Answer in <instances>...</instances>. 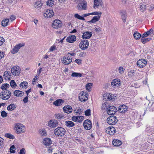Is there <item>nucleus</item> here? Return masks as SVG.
Segmentation results:
<instances>
[{
    "instance_id": "obj_48",
    "label": "nucleus",
    "mask_w": 154,
    "mask_h": 154,
    "mask_svg": "<svg viewBox=\"0 0 154 154\" xmlns=\"http://www.w3.org/2000/svg\"><path fill=\"white\" fill-rule=\"evenodd\" d=\"M10 152L11 153H14L15 152V147L14 145H12L10 148Z\"/></svg>"
},
{
    "instance_id": "obj_5",
    "label": "nucleus",
    "mask_w": 154,
    "mask_h": 154,
    "mask_svg": "<svg viewBox=\"0 0 154 154\" xmlns=\"http://www.w3.org/2000/svg\"><path fill=\"white\" fill-rule=\"evenodd\" d=\"M117 121L116 117L114 116H110L107 119V123L110 125H114L117 123Z\"/></svg>"
},
{
    "instance_id": "obj_59",
    "label": "nucleus",
    "mask_w": 154,
    "mask_h": 154,
    "mask_svg": "<svg viewBox=\"0 0 154 154\" xmlns=\"http://www.w3.org/2000/svg\"><path fill=\"white\" fill-rule=\"evenodd\" d=\"M23 100L24 103H26L28 102V96H27L25 97Z\"/></svg>"
},
{
    "instance_id": "obj_45",
    "label": "nucleus",
    "mask_w": 154,
    "mask_h": 154,
    "mask_svg": "<svg viewBox=\"0 0 154 154\" xmlns=\"http://www.w3.org/2000/svg\"><path fill=\"white\" fill-rule=\"evenodd\" d=\"M28 83L26 82H21L20 85V87H22L23 88H26V87Z\"/></svg>"
},
{
    "instance_id": "obj_27",
    "label": "nucleus",
    "mask_w": 154,
    "mask_h": 154,
    "mask_svg": "<svg viewBox=\"0 0 154 154\" xmlns=\"http://www.w3.org/2000/svg\"><path fill=\"white\" fill-rule=\"evenodd\" d=\"M14 94L16 96L20 97L23 96L24 92L21 91L16 90L14 91Z\"/></svg>"
},
{
    "instance_id": "obj_54",
    "label": "nucleus",
    "mask_w": 154,
    "mask_h": 154,
    "mask_svg": "<svg viewBox=\"0 0 154 154\" xmlns=\"http://www.w3.org/2000/svg\"><path fill=\"white\" fill-rule=\"evenodd\" d=\"M72 120L74 122H77L78 121V116H73L72 117Z\"/></svg>"
},
{
    "instance_id": "obj_39",
    "label": "nucleus",
    "mask_w": 154,
    "mask_h": 154,
    "mask_svg": "<svg viewBox=\"0 0 154 154\" xmlns=\"http://www.w3.org/2000/svg\"><path fill=\"white\" fill-rule=\"evenodd\" d=\"M5 137L10 139H13L15 138L14 136L13 135L9 133L5 134Z\"/></svg>"
},
{
    "instance_id": "obj_52",
    "label": "nucleus",
    "mask_w": 154,
    "mask_h": 154,
    "mask_svg": "<svg viewBox=\"0 0 154 154\" xmlns=\"http://www.w3.org/2000/svg\"><path fill=\"white\" fill-rule=\"evenodd\" d=\"M1 116L3 117H5L7 116V113L4 111H3L1 113Z\"/></svg>"
},
{
    "instance_id": "obj_6",
    "label": "nucleus",
    "mask_w": 154,
    "mask_h": 154,
    "mask_svg": "<svg viewBox=\"0 0 154 154\" xmlns=\"http://www.w3.org/2000/svg\"><path fill=\"white\" fill-rule=\"evenodd\" d=\"M87 3L85 0H83L78 4L77 8L79 11L84 10L86 9Z\"/></svg>"
},
{
    "instance_id": "obj_25",
    "label": "nucleus",
    "mask_w": 154,
    "mask_h": 154,
    "mask_svg": "<svg viewBox=\"0 0 154 154\" xmlns=\"http://www.w3.org/2000/svg\"><path fill=\"white\" fill-rule=\"evenodd\" d=\"M120 14L123 21V22H125L126 21V13L125 11L124 10H121L120 11Z\"/></svg>"
},
{
    "instance_id": "obj_64",
    "label": "nucleus",
    "mask_w": 154,
    "mask_h": 154,
    "mask_svg": "<svg viewBox=\"0 0 154 154\" xmlns=\"http://www.w3.org/2000/svg\"><path fill=\"white\" fill-rule=\"evenodd\" d=\"M25 150L24 148L21 149L20 150V154H25Z\"/></svg>"
},
{
    "instance_id": "obj_36",
    "label": "nucleus",
    "mask_w": 154,
    "mask_h": 154,
    "mask_svg": "<svg viewBox=\"0 0 154 154\" xmlns=\"http://www.w3.org/2000/svg\"><path fill=\"white\" fill-rule=\"evenodd\" d=\"M134 38L136 40L139 39L142 35L139 33L136 32L133 34Z\"/></svg>"
},
{
    "instance_id": "obj_42",
    "label": "nucleus",
    "mask_w": 154,
    "mask_h": 154,
    "mask_svg": "<svg viewBox=\"0 0 154 154\" xmlns=\"http://www.w3.org/2000/svg\"><path fill=\"white\" fill-rule=\"evenodd\" d=\"M150 40V38H141V42L143 44H145L146 42L149 41Z\"/></svg>"
},
{
    "instance_id": "obj_61",
    "label": "nucleus",
    "mask_w": 154,
    "mask_h": 154,
    "mask_svg": "<svg viewBox=\"0 0 154 154\" xmlns=\"http://www.w3.org/2000/svg\"><path fill=\"white\" fill-rule=\"evenodd\" d=\"M5 55V52H0V59L3 58Z\"/></svg>"
},
{
    "instance_id": "obj_9",
    "label": "nucleus",
    "mask_w": 154,
    "mask_h": 154,
    "mask_svg": "<svg viewBox=\"0 0 154 154\" xmlns=\"http://www.w3.org/2000/svg\"><path fill=\"white\" fill-rule=\"evenodd\" d=\"M79 46L80 48L82 50L87 49L89 46L88 41L87 40H83L80 43Z\"/></svg>"
},
{
    "instance_id": "obj_3",
    "label": "nucleus",
    "mask_w": 154,
    "mask_h": 154,
    "mask_svg": "<svg viewBox=\"0 0 154 154\" xmlns=\"http://www.w3.org/2000/svg\"><path fill=\"white\" fill-rule=\"evenodd\" d=\"M11 96V91L8 90H6L2 91L0 94V98L2 100H7L10 98Z\"/></svg>"
},
{
    "instance_id": "obj_28",
    "label": "nucleus",
    "mask_w": 154,
    "mask_h": 154,
    "mask_svg": "<svg viewBox=\"0 0 154 154\" xmlns=\"http://www.w3.org/2000/svg\"><path fill=\"white\" fill-rule=\"evenodd\" d=\"M112 144L115 146H119L122 144V142L118 140H113L112 141Z\"/></svg>"
},
{
    "instance_id": "obj_55",
    "label": "nucleus",
    "mask_w": 154,
    "mask_h": 154,
    "mask_svg": "<svg viewBox=\"0 0 154 154\" xmlns=\"http://www.w3.org/2000/svg\"><path fill=\"white\" fill-rule=\"evenodd\" d=\"M106 104H107L106 103H104L102 104L101 106L102 110H104L107 107Z\"/></svg>"
},
{
    "instance_id": "obj_38",
    "label": "nucleus",
    "mask_w": 154,
    "mask_h": 154,
    "mask_svg": "<svg viewBox=\"0 0 154 154\" xmlns=\"http://www.w3.org/2000/svg\"><path fill=\"white\" fill-rule=\"evenodd\" d=\"M42 3H41L40 1H39L35 2L34 6L35 8H40L42 7Z\"/></svg>"
},
{
    "instance_id": "obj_26",
    "label": "nucleus",
    "mask_w": 154,
    "mask_h": 154,
    "mask_svg": "<svg viewBox=\"0 0 154 154\" xmlns=\"http://www.w3.org/2000/svg\"><path fill=\"white\" fill-rule=\"evenodd\" d=\"M11 75L10 72L5 71L4 73V76L5 79H8L10 80L11 78Z\"/></svg>"
},
{
    "instance_id": "obj_35",
    "label": "nucleus",
    "mask_w": 154,
    "mask_h": 154,
    "mask_svg": "<svg viewBox=\"0 0 154 154\" xmlns=\"http://www.w3.org/2000/svg\"><path fill=\"white\" fill-rule=\"evenodd\" d=\"M9 86V85L8 84H3L1 86V88L3 90V91H4L6 90H7L6 88H8Z\"/></svg>"
},
{
    "instance_id": "obj_31",
    "label": "nucleus",
    "mask_w": 154,
    "mask_h": 154,
    "mask_svg": "<svg viewBox=\"0 0 154 154\" xmlns=\"http://www.w3.org/2000/svg\"><path fill=\"white\" fill-rule=\"evenodd\" d=\"M65 125L66 126L69 128L73 127L75 125V124L71 121H66L65 122Z\"/></svg>"
},
{
    "instance_id": "obj_15",
    "label": "nucleus",
    "mask_w": 154,
    "mask_h": 154,
    "mask_svg": "<svg viewBox=\"0 0 154 154\" xmlns=\"http://www.w3.org/2000/svg\"><path fill=\"white\" fill-rule=\"evenodd\" d=\"M121 84V80L118 79H116L113 80L112 81L111 84L112 86L115 88L120 86Z\"/></svg>"
},
{
    "instance_id": "obj_13",
    "label": "nucleus",
    "mask_w": 154,
    "mask_h": 154,
    "mask_svg": "<svg viewBox=\"0 0 154 154\" xmlns=\"http://www.w3.org/2000/svg\"><path fill=\"white\" fill-rule=\"evenodd\" d=\"M128 107L126 105L123 104L119 106L117 110L119 112L123 114L128 111Z\"/></svg>"
},
{
    "instance_id": "obj_43",
    "label": "nucleus",
    "mask_w": 154,
    "mask_h": 154,
    "mask_svg": "<svg viewBox=\"0 0 154 154\" xmlns=\"http://www.w3.org/2000/svg\"><path fill=\"white\" fill-rule=\"evenodd\" d=\"M54 1L53 0H48L47 2L48 6L51 7L54 4Z\"/></svg>"
},
{
    "instance_id": "obj_30",
    "label": "nucleus",
    "mask_w": 154,
    "mask_h": 154,
    "mask_svg": "<svg viewBox=\"0 0 154 154\" xmlns=\"http://www.w3.org/2000/svg\"><path fill=\"white\" fill-rule=\"evenodd\" d=\"M100 15H98L96 16H94L93 18L88 22L92 23H94L97 21H98L100 18Z\"/></svg>"
},
{
    "instance_id": "obj_29",
    "label": "nucleus",
    "mask_w": 154,
    "mask_h": 154,
    "mask_svg": "<svg viewBox=\"0 0 154 154\" xmlns=\"http://www.w3.org/2000/svg\"><path fill=\"white\" fill-rule=\"evenodd\" d=\"M43 142L44 144L46 146H49L52 143L51 140L48 138L45 139Z\"/></svg>"
},
{
    "instance_id": "obj_51",
    "label": "nucleus",
    "mask_w": 154,
    "mask_h": 154,
    "mask_svg": "<svg viewBox=\"0 0 154 154\" xmlns=\"http://www.w3.org/2000/svg\"><path fill=\"white\" fill-rule=\"evenodd\" d=\"M94 30L97 32H98L101 31L102 29L99 26L97 27H95L94 29Z\"/></svg>"
},
{
    "instance_id": "obj_23",
    "label": "nucleus",
    "mask_w": 154,
    "mask_h": 154,
    "mask_svg": "<svg viewBox=\"0 0 154 154\" xmlns=\"http://www.w3.org/2000/svg\"><path fill=\"white\" fill-rule=\"evenodd\" d=\"M64 101L61 99H58L53 102L54 105L58 106L62 105L64 103Z\"/></svg>"
},
{
    "instance_id": "obj_21",
    "label": "nucleus",
    "mask_w": 154,
    "mask_h": 154,
    "mask_svg": "<svg viewBox=\"0 0 154 154\" xmlns=\"http://www.w3.org/2000/svg\"><path fill=\"white\" fill-rule=\"evenodd\" d=\"M63 109L64 112L68 114L71 112L72 110V107L69 105L64 106Z\"/></svg>"
},
{
    "instance_id": "obj_40",
    "label": "nucleus",
    "mask_w": 154,
    "mask_h": 154,
    "mask_svg": "<svg viewBox=\"0 0 154 154\" xmlns=\"http://www.w3.org/2000/svg\"><path fill=\"white\" fill-rule=\"evenodd\" d=\"M71 76L73 77H81L82 76V75L80 73L74 72L72 74Z\"/></svg>"
},
{
    "instance_id": "obj_58",
    "label": "nucleus",
    "mask_w": 154,
    "mask_h": 154,
    "mask_svg": "<svg viewBox=\"0 0 154 154\" xmlns=\"http://www.w3.org/2000/svg\"><path fill=\"white\" fill-rule=\"evenodd\" d=\"M75 62L77 63L79 65L82 63V60L80 59H76L75 60Z\"/></svg>"
},
{
    "instance_id": "obj_44",
    "label": "nucleus",
    "mask_w": 154,
    "mask_h": 154,
    "mask_svg": "<svg viewBox=\"0 0 154 154\" xmlns=\"http://www.w3.org/2000/svg\"><path fill=\"white\" fill-rule=\"evenodd\" d=\"M74 17L75 18H77L79 19L84 20L85 19L83 17L81 16L78 14H75L74 15Z\"/></svg>"
},
{
    "instance_id": "obj_56",
    "label": "nucleus",
    "mask_w": 154,
    "mask_h": 154,
    "mask_svg": "<svg viewBox=\"0 0 154 154\" xmlns=\"http://www.w3.org/2000/svg\"><path fill=\"white\" fill-rule=\"evenodd\" d=\"M4 139L1 137H0V147H2L3 146Z\"/></svg>"
},
{
    "instance_id": "obj_12",
    "label": "nucleus",
    "mask_w": 154,
    "mask_h": 154,
    "mask_svg": "<svg viewBox=\"0 0 154 154\" xmlns=\"http://www.w3.org/2000/svg\"><path fill=\"white\" fill-rule=\"evenodd\" d=\"M83 126L85 129L89 130L91 128L92 124L90 120L86 119L84 122Z\"/></svg>"
},
{
    "instance_id": "obj_8",
    "label": "nucleus",
    "mask_w": 154,
    "mask_h": 154,
    "mask_svg": "<svg viewBox=\"0 0 154 154\" xmlns=\"http://www.w3.org/2000/svg\"><path fill=\"white\" fill-rule=\"evenodd\" d=\"M20 68L17 66H13L11 69V72L14 76L18 75L20 73Z\"/></svg>"
},
{
    "instance_id": "obj_50",
    "label": "nucleus",
    "mask_w": 154,
    "mask_h": 154,
    "mask_svg": "<svg viewBox=\"0 0 154 154\" xmlns=\"http://www.w3.org/2000/svg\"><path fill=\"white\" fill-rule=\"evenodd\" d=\"M85 115L86 116H89L91 115V110L90 109L86 110L85 112Z\"/></svg>"
},
{
    "instance_id": "obj_60",
    "label": "nucleus",
    "mask_w": 154,
    "mask_h": 154,
    "mask_svg": "<svg viewBox=\"0 0 154 154\" xmlns=\"http://www.w3.org/2000/svg\"><path fill=\"white\" fill-rule=\"evenodd\" d=\"M4 42V39L2 37H0V46L2 45Z\"/></svg>"
},
{
    "instance_id": "obj_32",
    "label": "nucleus",
    "mask_w": 154,
    "mask_h": 154,
    "mask_svg": "<svg viewBox=\"0 0 154 154\" xmlns=\"http://www.w3.org/2000/svg\"><path fill=\"white\" fill-rule=\"evenodd\" d=\"M94 0V8H98L100 5H102V2L100 0Z\"/></svg>"
},
{
    "instance_id": "obj_34",
    "label": "nucleus",
    "mask_w": 154,
    "mask_h": 154,
    "mask_svg": "<svg viewBox=\"0 0 154 154\" xmlns=\"http://www.w3.org/2000/svg\"><path fill=\"white\" fill-rule=\"evenodd\" d=\"M16 107V106L15 104H11L7 107V109L8 110L11 111L14 109Z\"/></svg>"
},
{
    "instance_id": "obj_11",
    "label": "nucleus",
    "mask_w": 154,
    "mask_h": 154,
    "mask_svg": "<svg viewBox=\"0 0 154 154\" xmlns=\"http://www.w3.org/2000/svg\"><path fill=\"white\" fill-rule=\"evenodd\" d=\"M147 63L146 60L144 59H141L137 61V64L140 68H143L145 66Z\"/></svg>"
},
{
    "instance_id": "obj_18",
    "label": "nucleus",
    "mask_w": 154,
    "mask_h": 154,
    "mask_svg": "<svg viewBox=\"0 0 154 154\" xmlns=\"http://www.w3.org/2000/svg\"><path fill=\"white\" fill-rule=\"evenodd\" d=\"M57 121L55 120H50L48 123V126L51 128H54L58 125Z\"/></svg>"
},
{
    "instance_id": "obj_17",
    "label": "nucleus",
    "mask_w": 154,
    "mask_h": 154,
    "mask_svg": "<svg viewBox=\"0 0 154 154\" xmlns=\"http://www.w3.org/2000/svg\"><path fill=\"white\" fill-rule=\"evenodd\" d=\"M106 132L110 135H113L116 133V129L112 126H110L106 128Z\"/></svg>"
},
{
    "instance_id": "obj_53",
    "label": "nucleus",
    "mask_w": 154,
    "mask_h": 154,
    "mask_svg": "<svg viewBox=\"0 0 154 154\" xmlns=\"http://www.w3.org/2000/svg\"><path fill=\"white\" fill-rule=\"evenodd\" d=\"M101 12H98L96 11L94 12H92L91 13V15H100V17H101Z\"/></svg>"
},
{
    "instance_id": "obj_37",
    "label": "nucleus",
    "mask_w": 154,
    "mask_h": 154,
    "mask_svg": "<svg viewBox=\"0 0 154 154\" xmlns=\"http://www.w3.org/2000/svg\"><path fill=\"white\" fill-rule=\"evenodd\" d=\"M9 22V19H4L2 20V25L3 26H7L8 23Z\"/></svg>"
},
{
    "instance_id": "obj_47",
    "label": "nucleus",
    "mask_w": 154,
    "mask_h": 154,
    "mask_svg": "<svg viewBox=\"0 0 154 154\" xmlns=\"http://www.w3.org/2000/svg\"><path fill=\"white\" fill-rule=\"evenodd\" d=\"M10 85L11 87L13 88H15L17 86L16 83L13 80H12L10 82Z\"/></svg>"
},
{
    "instance_id": "obj_1",
    "label": "nucleus",
    "mask_w": 154,
    "mask_h": 154,
    "mask_svg": "<svg viewBox=\"0 0 154 154\" xmlns=\"http://www.w3.org/2000/svg\"><path fill=\"white\" fill-rule=\"evenodd\" d=\"M66 132V130L61 127H57L54 131V134L57 137H63Z\"/></svg>"
},
{
    "instance_id": "obj_62",
    "label": "nucleus",
    "mask_w": 154,
    "mask_h": 154,
    "mask_svg": "<svg viewBox=\"0 0 154 154\" xmlns=\"http://www.w3.org/2000/svg\"><path fill=\"white\" fill-rule=\"evenodd\" d=\"M15 18V16L13 15H11L10 17V19L11 21L14 20Z\"/></svg>"
},
{
    "instance_id": "obj_46",
    "label": "nucleus",
    "mask_w": 154,
    "mask_h": 154,
    "mask_svg": "<svg viewBox=\"0 0 154 154\" xmlns=\"http://www.w3.org/2000/svg\"><path fill=\"white\" fill-rule=\"evenodd\" d=\"M92 85V83H89L87 84L86 86V90H88L89 91H91V87Z\"/></svg>"
},
{
    "instance_id": "obj_33",
    "label": "nucleus",
    "mask_w": 154,
    "mask_h": 154,
    "mask_svg": "<svg viewBox=\"0 0 154 154\" xmlns=\"http://www.w3.org/2000/svg\"><path fill=\"white\" fill-rule=\"evenodd\" d=\"M148 6L147 4L146 3H144L140 5V10L141 11L143 12L146 10V8Z\"/></svg>"
},
{
    "instance_id": "obj_63",
    "label": "nucleus",
    "mask_w": 154,
    "mask_h": 154,
    "mask_svg": "<svg viewBox=\"0 0 154 154\" xmlns=\"http://www.w3.org/2000/svg\"><path fill=\"white\" fill-rule=\"evenodd\" d=\"M119 72L120 73H122L124 71V69L121 66H120L119 68Z\"/></svg>"
},
{
    "instance_id": "obj_10",
    "label": "nucleus",
    "mask_w": 154,
    "mask_h": 154,
    "mask_svg": "<svg viewBox=\"0 0 154 154\" xmlns=\"http://www.w3.org/2000/svg\"><path fill=\"white\" fill-rule=\"evenodd\" d=\"M61 21L59 20H55L52 23V27L54 29L60 28L62 26Z\"/></svg>"
},
{
    "instance_id": "obj_4",
    "label": "nucleus",
    "mask_w": 154,
    "mask_h": 154,
    "mask_svg": "<svg viewBox=\"0 0 154 154\" xmlns=\"http://www.w3.org/2000/svg\"><path fill=\"white\" fill-rule=\"evenodd\" d=\"M88 94L82 91L79 94V98L80 101L84 102L88 100Z\"/></svg>"
},
{
    "instance_id": "obj_7",
    "label": "nucleus",
    "mask_w": 154,
    "mask_h": 154,
    "mask_svg": "<svg viewBox=\"0 0 154 154\" xmlns=\"http://www.w3.org/2000/svg\"><path fill=\"white\" fill-rule=\"evenodd\" d=\"M116 107L113 106H109L107 108V112L109 115H114L117 111Z\"/></svg>"
},
{
    "instance_id": "obj_22",
    "label": "nucleus",
    "mask_w": 154,
    "mask_h": 154,
    "mask_svg": "<svg viewBox=\"0 0 154 154\" xmlns=\"http://www.w3.org/2000/svg\"><path fill=\"white\" fill-rule=\"evenodd\" d=\"M76 40V37L74 35H72L66 38L67 42L70 43H73Z\"/></svg>"
},
{
    "instance_id": "obj_19",
    "label": "nucleus",
    "mask_w": 154,
    "mask_h": 154,
    "mask_svg": "<svg viewBox=\"0 0 154 154\" xmlns=\"http://www.w3.org/2000/svg\"><path fill=\"white\" fill-rule=\"evenodd\" d=\"M54 14V12L52 10L47 9L44 12L43 15L45 17L51 18L53 16Z\"/></svg>"
},
{
    "instance_id": "obj_57",
    "label": "nucleus",
    "mask_w": 154,
    "mask_h": 154,
    "mask_svg": "<svg viewBox=\"0 0 154 154\" xmlns=\"http://www.w3.org/2000/svg\"><path fill=\"white\" fill-rule=\"evenodd\" d=\"M134 71L133 70H131L130 72H128V75L132 77L134 75Z\"/></svg>"
},
{
    "instance_id": "obj_41",
    "label": "nucleus",
    "mask_w": 154,
    "mask_h": 154,
    "mask_svg": "<svg viewBox=\"0 0 154 154\" xmlns=\"http://www.w3.org/2000/svg\"><path fill=\"white\" fill-rule=\"evenodd\" d=\"M55 116L56 119H63L64 118L62 114L59 113L55 114Z\"/></svg>"
},
{
    "instance_id": "obj_49",
    "label": "nucleus",
    "mask_w": 154,
    "mask_h": 154,
    "mask_svg": "<svg viewBox=\"0 0 154 154\" xmlns=\"http://www.w3.org/2000/svg\"><path fill=\"white\" fill-rule=\"evenodd\" d=\"M84 119V117L83 116H78V122L79 123L81 122Z\"/></svg>"
},
{
    "instance_id": "obj_16",
    "label": "nucleus",
    "mask_w": 154,
    "mask_h": 154,
    "mask_svg": "<svg viewBox=\"0 0 154 154\" xmlns=\"http://www.w3.org/2000/svg\"><path fill=\"white\" fill-rule=\"evenodd\" d=\"M24 45V44L23 43L16 45L14 48H12L11 50V52L13 54L17 53L19 49Z\"/></svg>"
},
{
    "instance_id": "obj_20",
    "label": "nucleus",
    "mask_w": 154,
    "mask_h": 154,
    "mask_svg": "<svg viewBox=\"0 0 154 154\" xmlns=\"http://www.w3.org/2000/svg\"><path fill=\"white\" fill-rule=\"evenodd\" d=\"M92 32L88 31L84 32L82 37L83 39H89L92 36Z\"/></svg>"
},
{
    "instance_id": "obj_2",
    "label": "nucleus",
    "mask_w": 154,
    "mask_h": 154,
    "mask_svg": "<svg viewBox=\"0 0 154 154\" xmlns=\"http://www.w3.org/2000/svg\"><path fill=\"white\" fill-rule=\"evenodd\" d=\"M15 130L17 134H21L25 132V128L23 124L17 123L15 125Z\"/></svg>"
},
{
    "instance_id": "obj_24",
    "label": "nucleus",
    "mask_w": 154,
    "mask_h": 154,
    "mask_svg": "<svg viewBox=\"0 0 154 154\" xmlns=\"http://www.w3.org/2000/svg\"><path fill=\"white\" fill-rule=\"evenodd\" d=\"M153 32V30L152 29H151L149 31L144 32L142 35L141 37L142 38H144L147 37L149 35H151Z\"/></svg>"
},
{
    "instance_id": "obj_14",
    "label": "nucleus",
    "mask_w": 154,
    "mask_h": 154,
    "mask_svg": "<svg viewBox=\"0 0 154 154\" xmlns=\"http://www.w3.org/2000/svg\"><path fill=\"white\" fill-rule=\"evenodd\" d=\"M63 63L65 65H69L72 61V59L70 57H64L61 60Z\"/></svg>"
}]
</instances>
